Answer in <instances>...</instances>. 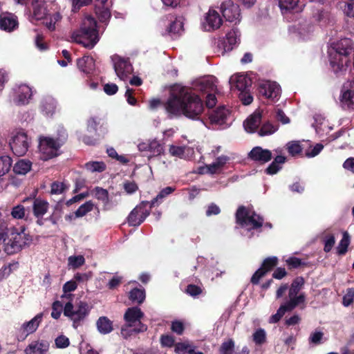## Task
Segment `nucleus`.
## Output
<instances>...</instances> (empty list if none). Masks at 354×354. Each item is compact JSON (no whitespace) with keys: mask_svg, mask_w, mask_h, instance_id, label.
Masks as SVG:
<instances>
[{"mask_svg":"<svg viewBox=\"0 0 354 354\" xmlns=\"http://www.w3.org/2000/svg\"><path fill=\"white\" fill-rule=\"evenodd\" d=\"M122 277L114 276L107 283V288L109 290H114L117 288L122 282Z\"/></svg>","mask_w":354,"mask_h":354,"instance_id":"0e129e2a","label":"nucleus"},{"mask_svg":"<svg viewBox=\"0 0 354 354\" xmlns=\"http://www.w3.org/2000/svg\"><path fill=\"white\" fill-rule=\"evenodd\" d=\"M138 149L141 151H149V158L156 157L164 153L163 145L157 140H153L148 143H140Z\"/></svg>","mask_w":354,"mask_h":354,"instance_id":"aec40b11","label":"nucleus"},{"mask_svg":"<svg viewBox=\"0 0 354 354\" xmlns=\"http://www.w3.org/2000/svg\"><path fill=\"white\" fill-rule=\"evenodd\" d=\"M253 341L256 344L261 345L266 341V334L263 329L259 328L253 334Z\"/></svg>","mask_w":354,"mask_h":354,"instance_id":"3c124183","label":"nucleus"},{"mask_svg":"<svg viewBox=\"0 0 354 354\" xmlns=\"http://www.w3.org/2000/svg\"><path fill=\"white\" fill-rule=\"evenodd\" d=\"M62 145L53 138L43 137L39 140V148L42 153L46 155V158L50 159L57 156V151Z\"/></svg>","mask_w":354,"mask_h":354,"instance_id":"2eb2a0df","label":"nucleus"},{"mask_svg":"<svg viewBox=\"0 0 354 354\" xmlns=\"http://www.w3.org/2000/svg\"><path fill=\"white\" fill-rule=\"evenodd\" d=\"M241 32L237 28H232L225 35L223 48L225 52L232 50L241 41Z\"/></svg>","mask_w":354,"mask_h":354,"instance_id":"412c9836","label":"nucleus"},{"mask_svg":"<svg viewBox=\"0 0 354 354\" xmlns=\"http://www.w3.org/2000/svg\"><path fill=\"white\" fill-rule=\"evenodd\" d=\"M62 310V304L59 301H55L52 305L51 317L55 319L59 318Z\"/></svg>","mask_w":354,"mask_h":354,"instance_id":"13d9d810","label":"nucleus"},{"mask_svg":"<svg viewBox=\"0 0 354 354\" xmlns=\"http://www.w3.org/2000/svg\"><path fill=\"white\" fill-rule=\"evenodd\" d=\"M43 316V313H40L30 321L24 322L18 330L17 339L24 341L28 335L34 333L42 322Z\"/></svg>","mask_w":354,"mask_h":354,"instance_id":"f8f14e48","label":"nucleus"},{"mask_svg":"<svg viewBox=\"0 0 354 354\" xmlns=\"http://www.w3.org/2000/svg\"><path fill=\"white\" fill-rule=\"evenodd\" d=\"M171 330L176 333L177 335H182L185 330V326L183 322L180 321L172 322L171 326Z\"/></svg>","mask_w":354,"mask_h":354,"instance_id":"338daca9","label":"nucleus"},{"mask_svg":"<svg viewBox=\"0 0 354 354\" xmlns=\"http://www.w3.org/2000/svg\"><path fill=\"white\" fill-rule=\"evenodd\" d=\"M230 83L241 92L250 91L252 86L251 79L244 75L232 76Z\"/></svg>","mask_w":354,"mask_h":354,"instance_id":"b1692460","label":"nucleus"},{"mask_svg":"<svg viewBox=\"0 0 354 354\" xmlns=\"http://www.w3.org/2000/svg\"><path fill=\"white\" fill-rule=\"evenodd\" d=\"M84 167L91 172H102L106 168V164L102 161H91L85 164Z\"/></svg>","mask_w":354,"mask_h":354,"instance_id":"ea45409f","label":"nucleus"},{"mask_svg":"<svg viewBox=\"0 0 354 354\" xmlns=\"http://www.w3.org/2000/svg\"><path fill=\"white\" fill-rule=\"evenodd\" d=\"M32 162L30 160H20L13 167V171L17 174L25 175L31 169Z\"/></svg>","mask_w":354,"mask_h":354,"instance_id":"72a5a7b5","label":"nucleus"},{"mask_svg":"<svg viewBox=\"0 0 354 354\" xmlns=\"http://www.w3.org/2000/svg\"><path fill=\"white\" fill-rule=\"evenodd\" d=\"M280 86L274 82L266 81L259 83L258 91L261 96L275 101L279 99L280 95Z\"/></svg>","mask_w":354,"mask_h":354,"instance_id":"ddd939ff","label":"nucleus"},{"mask_svg":"<svg viewBox=\"0 0 354 354\" xmlns=\"http://www.w3.org/2000/svg\"><path fill=\"white\" fill-rule=\"evenodd\" d=\"M62 206L57 204L55 205L53 214L49 217L46 218V220L50 221L53 225H56L58 221L62 218Z\"/></svg>","mask_w":354,"mask_h":354,"instance_id":"de8ad7c7","label":"nucleus"},{"mask_svg":"<svg viewBox=\"0 0 354 354\" xmlns=\"http://www.w3.org/2000/svg\"><path fill=\"white\" fill-rule=\"evenodd\" d=\"M203 288L201 286L195 284H189L185 288V293L196 298L203 293Z\"/></svg>","mask_w":354,"mask_h":354,"instance_id":"a18cd8bd","label":"nucleus"},{"mask_svg":"<svg viewBox=\"0 0 354 354\" xmlns=\"http://www.w3.org/2000/svg\"><path fill=\"white\" fill-rule=\"evenodd\" d=\"M32 15L37 20L42 19L46 15V9L43 6L37 4L33 7Z\"/></svg>","mask_w":354,"mask_h":354,"instance_id":"6e6d98bb","label":"nucleus"},{"mask_svg":"<svg viewBox=\"0 0 354 354\" xmlns=\"http://www.w3.org/2000/svg\"><path fill=\"white\" fill-rule=\"evenodd\" d=\"M145 290L142 287L134 288L129 293V299L133 304H142L145 299Z\"/></svg>","mask_w":354,"mask_h":354,"instance_id":"2f4dec72","label":"nucleus"},{"mask_svg":"<svg viewBox=\"0 0 354 354\" xmlns=\"http://www.w3.org/2000/svg\"><path fill=\"white\" fill-rule=\"evenodd\" d=\"M340 102L344 109L354 111V91L346 90L340 96Z\"/></svg>","mask_w":354,"mask_h":354,"instance_id":"c756f323","label":"nucleus"},{"mask_svg":"<svg viewBox=\"0 0 354 354\" xmlns=\"http://www.w3.org/2000/svg\"><path fill=\"white\" fill-rule=\"evenodd\" d=\"M24 231V228L20 232H12L9 235L6 234L3 250L8 255L20 252L25 245L32 241V237Z\"/></svg>","mask_w":354,"mask_h":354,"instance_id":"20e7f679","label":"nucleus"},{"mask_svg":"<svg viewBox=\"0 0 354 354\" xmlns=\"http://www.w3.org/2000/svg\"><path fill=\"white\" fill-rule=\"evenodd\" d=\"M94 10L98 20L101 23L107 24L111 15L106 4H95Z\"/></svg>","mask_w":354,"mask_h":354,"instance_id":"cd10ccee","label":"nucleus"},{"mask_svg":"<svg viewBox=\"0 0 354 354\" xmlns=\"http://www.w3.org/2000/svg\"><path fill=\"white\" fill-rule=\"evenodd\" d=\"M299 0H279V6L282 12L294 10L298 5Z\"/></svg>","mask_w":354,"mask_h":354,"instance_id":"c03bdc74","label":"nucleus"},{"mask_svg":"<svg viewBox=\"0 0 354 354\" xmlns=\"http://www.w3.org/2000/svg\"><path fill=\"white\" fill-rule=\"evenodd\" d=\"M91 308L86 301H80L75 305L67 302L64 308V315L73 322V327L77 329L88 316Z\"/></svg>","mask_w":354,"mask_h":354,"instance_id":"7ed1b4c3","label":"nucleus"},{"mask_svg":"<svg viewBox=\"0 0 354 354\" xmlns=\"http://www.w3.org/2000/svg\"><path fill=\"white\" fill-rule=\"evenodd\" d=\"M48 207L49 203L47 201L39 198L35 199L32 205L34 216L37 218H42L47 212Z\"/></svg>","mask_w":354,"mask_h":354,"instance_id":"c85d7f7f","label":"nucleus"},{"mask_svg":"<svg viewBox=\"0 0 354 354\" xmlns=\"http://www.w3.org/2000/svg\"><path fill=\"white\" fill-rule=\"evenodd\" d=\"M19 27L18 17L13 13L6 12L0 15V29L11 32Z\"/></svg>","mask_w":354,"mask_h":354,"instance_id":"f3484780","label":"nucleus"},{"mask_svg":"<svg viewBox=\"0 0 354 354\" xmlns=\"http://www.w3.org/2000/svg\"><path fill=\"white\" fill-rule=\"evenodd\" d=\"M55 344L57 348H65L69 346L70 341L66 336L60 335L55 338Z\"/></svg>","mask_w":354,"mask_h":354,"instance_id":"5fc2aeb1","label":"nucleus"},{"mask_svg":"<svg viewBox=\"0 0 354 354\" xmlns=\"http://www.w3.org/2000/svg\"><path fill=\"white\" fill-rule=\"evenodd\" d=\"M264 219L255 212L250 213L243 205L239 207L236 212V222L241 227L251 225V229L257 230L263 226Z\"/></svg>","mask_w":354,"mask_h":354,"instance_id":"423d86ee","label":"nucleus"},{"mask_svg":"<svg viewBox=\"0 0 354 354\" xmlns=\"http://www.w3.org/2000/svg\"><path fill=\"white\" fill-rule=\"evenodd\" d=\"M112 60L115 72L121 80H124L133 72V66L128 58L114 56L112 57Z\"/></svg>","mask_w":354,"mask_h":354,"instance_id":"dca6fc26","label":"nucleus"},{"mask_svg":"<svg viewBox=\"0 0 354 354\" xmlns=\"http://www.w3.org/2000/svg\"><path fill=\"white\" fill-rule=\"evenodd\" d=\"M152 207H150L149 201H142L136 205L127 217V222L130 226H139L150 214Z\"/></svg>","mask_w":354,"mask_h":354,"instance_id":"0eeeda50","label":"nucleus"},{"mask_svg":"<svg viewBox=\"0 0 354 354\" xmlns=\"http://www.w3.org/2000/svg\"><path fill=\"white\" fill-rule=\"evenodd\" d=\"M261 121V113L260 112H254L245 120L243 124L245 130L250 133L255 132L260 125Z\"/></svg>","mask_w":354,"mask_h":354,"instance_id":"a878e982","label":"nucleus"},{"mask_svg":"<svg viewBox=\"0 0 354 354\" xmlns=\"http://www.w3.org/2000/svg\"><path fill=\"white\" fill-rule=\"evenodd\" d=\"M205 21L209 27L208 31L214 30L220 28L222 24V19L218 12L214 10H209L205 17Z\"/></svg>","mask_w":354,"mask_h":354,"instance_id":"393cba45","label":"nucleus"},{"mask_svg":"<svg viewBox=\"0 0 354 354\" xmlns=\"http://www.w3.org/2000/svg\"><path fill=\"white\" fill-rule=\"evenodd\" d=\"M96 327L98 332L102 335H106L113 330V322L106 316H101L96 322Z\"/></svg>","mask_w":354,"mask_h":354,"instance_id":"bb28decb","label":"nucleus"},{"mask_svg":"<svg viewBox=\"0 0 354 354\" xmlns=\"http://www.w3.org/2000/svg\"><path fill=\"white\" fill-rule=\"evenodd\" d=\"M52 194H60L68 189V186L63 182L54 181L50 185Z\"/></svg>","mask_w":354,"mask_h":354,"instance_id":"49530a36","label":"nucleus"},{"mask_svg":"<svg viewBox=\"0 0 354 354\" xmlns=\"http://www.w3.org/2000/svg\"><path fill=\"white\" fill-rule=\"evenodd\" d=\"M272 158L270 150L263 149L261 147H254L248 153V158L259 165H263Z\"/></svg>","mask_w":354,"mask_h":354,"instance_id":"a211bd4d","label":"nucleus"},{"mask_svg":"<svg viewBox=\"0 0 354 354\" xmlns=\"http://www.w3.org/2000/svg\"><path fill=\"white\" fill-rule=\"evenodd\" d=\"M230 113L225 106H219L209 113V119L212 124L222 125L226 122Z\"/></svg>","mask_w":354,"mask_h":354,"instance_id":"4be33fe9","label":"nucleus"},{"mask_svg":"<svg viewBox=\"0 0 354 354\" xmlns=\"http://www.w3.org/2000/svg\"><path fill=\"white\" fill-rule=\"evenodd\" d=\"M161 25L165 26L162 35L178 37L183 31V22L180 17H176L171 14L167 15L161 18Z\"/></svg>","mask_w":354,"mask_h":354,"instance_id":"6e6552de","label":"nucleus"},{"mask_svg":"<svg viewBox=\"0 0 354 354\" xmlns=\"http://www.w3.org/2000/svg\"><path fill=\"white\" fill-rule=\"evenodd\" d=\"M160 343L162 346L172 347L175 345V339L169 335H162L160 337Z\"/></svg>","mask_w":354,"mask_h":354,"instance_id":"e2e57ef3","label":"nucleus"},{"mask_svg":"<svg viewBox=\"0 0 354 354\" xmlns=\"http://www.w3.org/2000/svg\"><path fill=\"white\" fill-rule=\"evenodd\" d=\"M324 251L325 252H329L331 251L335 243V236L332 234H328L324 237Z\"/></svg>","mask_w":354,"mask_h":354,"instance_id":"8fccbe9b","label":"nucleus"},{"mask_svg":"<svg viewBox=\"0 0 354 354\" xmlns=\"http://www.w3.org/2000/svg\"><path fill=\"white\" fill-rule=\"evenodd\" d=\"M286 262L290 270L298 268L304 264L300 259L295 257L288 258Z\"/></svg>","mask_w":354,"mask_h":354,"instance_id":"052dcab7","label":"nucleus"},{"mask_svg":"<svg viewBox=\"0 0 354 354\" xmlns=\"http://www.w3.org/2000/svg\"><path fill=\"white\" fill-rule=\"evenodd\" d=\"M77 66L80 71L89 75L95 71V60L90 55H84L77 59Z\"/></svg>","mask_w":354,"mask_h":354,"instance_id":"5701e85b","label":"nucleus"},{"mask_svg":"<svg viewBox=\"0 0 354 354\" xmlns=\"http://www.w3.org/2000/svg\"><path fill=\"white\" fill-rule=\"evenodd\" d=\"M92 193L94 194V196L99 201H101L104 205L106 206L109 203V192L106 189L100 187H95L93 190Z\"/></svg>","mask_w":354,"mask_h":354,"instance_id":"e433bc0d","label":"nucleus"},{"mask_svg":"<svg viewBox=\"0 0 354 354\" xmlns=\"http://www.w3.org/2000/svg\"><path fill=\"white\" fill-rule=\"evenodd\" d=\"M239 98L244 105H249L253 101V97L250 94V91L241 92Z\"/></svg>","mask_w":354,"mask_h":354,"instance_id":"69168bd1","label":"nucleus"},{"mask_svg":"<svg viewBox=\"0 0 354 354\" xmlns=\"http://www.w3.org/2000/svg\"><path fill=\"white\" fill-rule=\"evenodd\" d=\"M32 96V88L26 84H21L13 88L12 100L17 106H24L29 104Z\"/></svg>","mask_w":354,"mask_h":354,"instance_id":"4468645a","label":"nucleus"},{"mask_svg":"<svg viewBox=\"0 0 354 354\" xmlns=\"http://www.w3.org/2000/svg\"><path fill=\"white\" fill-rule=\"evenodd\" d=\"M235 348V342L232 338L224 341L218 348L219 354H233Z\"/></svg>","mask_w":354,"mask_h":354,"instance_id":"58836bf2","label":"nucleus"},{"mask_svg":"<svg viewBox=\"0 0 354 354\" xmlns=\"http://www.w3.org/2000/svg\"><path fill=\"white\" fill-rule=\"evenodd\" d=\"M85 263V259L82 255L71 256L68 258V265L73 268L76 269L83 266Z\"/></svg>","mask_w":354,"mask_h":354,"instance_id":"09e8293b","label":"nucleus"},{"mask_svg":"<svg viewBox=\"0 0 354 354\" xmlns=\"http://www.w3.org/2000/svg\"><path fill=\"white\" fill-rule=\"evenodd\" d=\"M167 112L172 115L185 117L197 120L204 111L203 102L192 88L181 86L171 93L164 104Z\"/></svg>","mask_w":354,"mask_h":354,"instance_id":"f257e3e1","label":"nucleus"},{"mask_svg":"<svg viewBox=\"0 0 354 354\" xmlns=\"http://www.w3.org/2000/svg\"><path fill=\"white\" fill-rule=\"evenodd\" d=\"M175 191L172 187H166L163 188L159 194L149 202L150 207H153L157 203H161L162 200Z\"/></svg>","mask_w":354,"mask_h":354,"instance_id":"4c0bfd02","label":"nucleus"},{"mask_svg":"<svg viewBox=\"0 0 354 354\" xmlns=\"http://www.w3.org/2000/svg\"><path fill=\"white\" fill-rule=\"evenodd\" d=\"M143 316L144 313L140 308L138 307H131L129 308L125 312L124 319L127 322L135 323L140 320Z\"/></svg>","mask_w":354,"mask_h":354,"instance_id":"7c9ffc66","label":"nucleus"},{"mask_svg":"<svg viewBox=\"0 0 354 354\" xmlns=\"http://www.w3.org/2000/svg\"><path fill=\"white\" fill-rule=\"evenodd\" d=\"M50 342L44 339L32 341L24 349L25 354H49Z\"/></svg>","mask_w":354,"mask_h":354,"instance_id":"6ab92c4d","label":"nucleus"},{"mask_svg":"<svg viewBox=\"0 0 354 354\" xmlns=\"http://www.w3.org/2000/svg\"><path fill=\"white\" fill-rule=\"evenodd\" d=\"M354 301V288H348L346 290V293L343 296L342 304L345 307L351 305Z\"/></svg>","mask_w":354,"mask_h":354,"instance_id":"864d4df0","label":"nucleus"},{"mask_svg":"<svg viewBox=\"0 0 354 354\" xmlns=\"http://www.w3.org/2000/svg\"><path fill=\"white\" fill-rule=\"evenodd\" d=\"M350 244V236L347 232L343 233L342 239L337 247V254L338 255H344Z\"/></svg>","mask_w":354,"mask_h":354,"instance_id":"c9c22d12","label":"nucleus"},{"mask_svg":"<svg viewBox=\"0 0 354 354\" xmlns=\"http://www.w3.org/2000/svg\"><path fill=\"white\" fill-rule=\"evenodd\" d=\"M277 130V128L269 122L263 124L259 131V134L261 136L270 135L274 133Z\"/></svg>","mask_w":354,"mask_h":354,"instance_id":"603ef678","label":"nucleus"},{"mask_svg":"<svg viewBox=\"0 0 354 354\" xmlns=\"http://www.w3.org/2000/svg\"><path fill=\"white\" fill-rule=\"evenodd\" d=\"M100 121L97 118H91L87 121V131L89 132H97V127Z\"/></svg>","mask_w":354,"mask_h":354,"instance_id":"774afa93","label":"nucleus"},{"mask_svg":"<svg viewBox=\"0 0 354 354\" xmlns=\"http://www.w3.org/2000/svg\"><path fill=\"white\" fill-rule=\"evenodd\" d=\"M11 215L14 218L21 219L25 216V208L22 205H18L14 207L11 212Z\"/></svg>","mask_w":354,"mask_h":354,"instance_id":"bf43d9fd","label":"nucleus"},{"mask_svg":"<svg viewBox=\"0 0 354 354\" xmlns=\"http://www.w3.org/2000/svg\"><path fill=\"white\" fill-rule=\"evenodd\" d=\"M9 145L13 153L17 156L25 155L29 147L27 134L24 132H18L12 138Z\"/></svg>","mask_w":354,"mask_h":354,"instance_id":"9b49d317","label":"nucleus"},{"mask_svg":"<svg viewBox=\"0 0 354 354\" xmlns=\"http://www.w3.org/2000/svg\"><path fill=\"white\" fill-rule=\"evenodd\" d=\"M305 283L304 279L302 277H296L292 282L290 288L288 291V296H295L298 295Z\"/></svg>","mask_w":354,"mask_h":354,"instance_id":"f704fd0d","label":"nucleus"},{"mask_svg":"<svg viewBox=\"0 0 354 354\" xmlns=\"http://www.w3.org/2000/svg\"><path fill=\"white\" fill-rule=\"evenodd\" d=\"M313 19L320 26H325L329 22L330 13L324 9H317L313 13Z\"/></svg>","mask_w":354,"mask_h":354,"instance_id":"473e14b6","label":"nucleus"},{"mask_svg":"<svg viewBox=\"0 0 354 354\" xmlns=\"http://www.w3.org/2000/svg\"><path fill=\"white\" fill-rule=\"evenodd\" d=\"M301 151L302 147L298 142H292L288 143V151L292 156L299 154Z\"/></svg>","mask_w":354,"mask_h":354,"instance_id":"4d7b16f0","label":"nucleus"},{"mask_svg":"<svg viewBox=\"0 0 354 354\" xmlns=\"http://www.w3.org/2000/svg\"><path fill=\"white\" fill-rule=\"evenodd\" d=\"M279 263V259L277 257L272 256L266 258L260 268L255 271L251 277L250 282L253 285H258L260 280L264 277L267 273L273 270Z\"/></svg>","mask_w":354,"mask_h":354,"instance_id":"1a4fd4ad","label":"nucleus"},{"mask_svg":"<svg viewBox=\"0 0 354 354\" xmlns=\"http://www.w3.org/2000/svg\"><path fill=\"white\" fill-rule=\"evenodd\" d=\"M94 207V203L91 201H86L75 212V217H82L87 213L93 210Z\"/></svg>","mask_w":354,"mask_h":354,"instance_id":"79ce46f5","label":"nucleus"},{"mask_svg":"<svg viewBox=\"0 0 354 354\" xmlns=\"http://www.w3.org/2000/svg\"><path fill=\"white\" fill-rule=\"evenodd\" d=\"M12 166V159L8 156L0 157V176L7 174Z\"/></svg>","mask_w":354,"mask_h":354,"instance_id":"37998d69","label":"nucleus"},{"mask_svg":"<svg viewBox=\"0 0 354 354\" xmlns=\"http://www.w3.org/2000/svg\"><path fill=\"white\" fill-rule=\"evenodd\" d=\"M185 147L171 145L169 146V151L172 156L182 157L185 153Z\"/></svg>","mask_w":354,"mask_h":354,"instance_id":"680f3d73","label":"nucleus"},{"mask_svg":"<svg viewBox=\"0 0 354 354\" xmlns=\"http://www.w3.org/2000/svg\"><path fill=\"white\" fill-rule=\"evenodd\" d=\"M351 48L344 47L343 41L337 44L336 50L329 55L330 64L335 73L346 71L349 62L348 55Z\"/></svg>","mask_w":354,"mask_h":354,"instance_id":"39448f33","label":"nucleus"},{"mask_svg":"<svg viewBox=\"0 0 354 354\" xmlns=\"http://www.w3.org/2000/svg\"><path fill=\"white\" fill-rule=\"evenodd\" d=\"M289 301L286 302L287 306H288L289 308L291 310H294L298 305L300 304H304L306 301V295L304 293H301L300 295L295 296H288Z\"/></svg>","mask_w":354,"mask_h":354,"instance_id":"a19ab883","label":"nucleus"},{"mask_svg":"<svg viewBox=\"0 0 354 354\" xmlns=\"http://www.w3.org/2000/svg\"><path fill=\"white\" fill-rule=\"evenodd\" d=\"M221 11L223 17L235 24L241 21V10L239 6L232 0H225L221 5Z\"/></svg>","mask_w":354,"mask_h":354,"instance_id":"9d476101","label":"nucleus"},{"mask_svg":"<svg viewBox=\"0 0 354 354\" xmlns=\"http://www.w3.org/2000/svg\"><path fill=\"white\" fill-rule=\"evenodd\" d=\"M72 39L86 48H93L99 41L96 20L91 16L86 17L79 31L73 33Z\"/></svg>","mask_w":354,"mask_h":354,"instance_id":"f03ea898","label":"nucleus"}]
</instances>
